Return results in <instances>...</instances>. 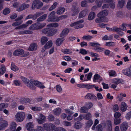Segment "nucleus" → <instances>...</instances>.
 <instances>
[{
  "label": "nucleus",
  "mask_w": 131,
  "mask_h": 131,
  "mask_svg": "<svg viewBox=\"0 0 131 131\" xmlns=\"http://www.w3.org/2000/svg\"><path fill=\"white\" fill-rule=\"evenodd\" d=\"M55 14L56 12L55 11L51 12L48 16L47 21L48 22H58L67 17L66 15H61L58 17L55 16Z\"/></svg>",
  "instance_id": "obj_1"
},
{
  "label": "nucleus",
  "mask_w": 131,
  "mask_h": 131,
  "mask_svg": "<svg viewBox=\"0 0 131 131\" xmlns=\"http://www.w3.org/2000/svg\"><path fill=\"white\" fill-rule=\"evenodd\" d=\"M46 25V24L45 23L37 22L32 24L29 27V29L31 30L40 29L44 27Z\"/></svg>",
  "instance_id": "obj_2"
},
{
  "label": "nucleus",
  "mask_w": 131,
  "mask_h": 131,
  "mask_svg": "<svg viewBox=\"0 0 131 131\" xmlns=\"http://www.w3.org/2000/svg\"><path fill=\"white\" fill-rule=\"evenodd\" d=\"M43 3L39 0H34L33 2L31 8L33 10L36 8L39 9L43 6Z\"/></svg>",
  "instance_id": "obj_3"
},
{
  "label": "nucleus",
  "mask_w": 131,
  "mask_h": 131,
  "mask_svg": "<svg viewBox=\"0 0 131 131\" xmlns=\"http://www.w3.org/2000/svg\"><path fill=\"white\" fill-rule=\"evenodd\" d=\"M84 21L83 19H81L77 21L71 23L70 26L71 27H74L75 29L81 28L84 25L81 23L83 22Z\"/></svg>",
  "instance_id": "obj_4"
},
{
  "label": "nucleus",
  "mask_w": 131,
  "mask_h": 131,
  "mask_svg": "<svg viewBox=\"0 0 131 131\" xmlns=\"http://www.w3.org/2000/svg\"><path fill=\"white\" fill-rule=\"evenodd\" d=\"M30 81L31 85H33L35 88L34 89H31L32 90H34L35 89V87L34 85L41 89H42L45 88V86L40 82L37 81H35L34 80H31Z\"/></svg>",
  "instance_id": "obj_5"
},
{
  "label": "nucleus",
  "mask_w": 131,
  "mask_h": 131,
  "mask_svg": "<svg viewBox=\"0 0 131 131\" xmlns=\"http://www.w3.org/2000/svg\"><path fill=\"white\" fill-rule=\"evenodd\" d=\"M30 81L31 85H33L35 88L34 89H31L32 90H34L35 89V87L34 85L41 89H42L45 88V86L40 82L37 81H35L34 80H31Z\"/></svg>",
  "instance_id": "obj_6"
},
{
  "label": "nucleus",
  "mask_w": 131,
  "mask_h": 131,
  "mask_svg": "<svg viewBox=\"0 0 131 131\" xmlns=\"http://www.w3.org/2000/svg\"><path fill=\"white\" fill-rule=\"evenodd\" d=\"M25 115L23 112H19L15 115L16 120L18 122L22 121L25 118Z\"/></svg>",
  "instance_id": "obj_7"
},
{
  "label": "nucleus",
  "mask_w": 131,
  "mask_h": 131,
  "mask_svg": "<svg viewBox=\"0 0 131 131\" xmlns=\"http://www.w3.org/2000/svg\"><path fill=\"white\" fill-rule=\"evenodd\" d=\"M17 126L16 123L14 122H11L9 128H8L10 131H19L21 129L20 126L18 127L16 129Z\"/></svg>",
  "instance_id": "obj_8"
},
{
  "label": "nucleus",
  "mask_w": 131,
  "mask_h": 131,
  "mask_svg": "<svg viewBox=\"0 0 131 131\" xmlns=\"http://www.w3.org/2000/svg\"><path fill=\"white\" fill-rule=\"evenodd\" d=\"M21 79L24 83L29 88L31 89H35L34 86H33V85H31V80H29L26 78L23 77H21Z\"/></svg>",
  "instance_id": "obj_9"
},
{
  "label": "nucleus",
  "mask_w": 131,
  "mask_h": 131,
  "mask_svg": "<svg viewBox=\"0 0 131 131\" xmlns=\"http://www.w3.org/2000/svg\"><path fill=\"white\" fill-rule=\"evenodd\" d=\"M43 125V127L47 131H51L56 126L54 124L50 123L44 124Z\"/></svg>",
  "instance_id": "obj_10"
},
{
  "label": "nucleus",
  "mask_w": 131,
  "mask_h": 131,
  "mask_svg": "<svg viewBox=\"0 0 131 131\" xmlns=\"http://www.w3.org/2000/svg\"><path fill=\"white\" fill-rule=\"evenodd\" d=\"M80 11V8L78 6H73L71 9L72 15L74 16L78 14Z\"/></svg>",
  "instance_id": "obj_11"
},
{
  "label": "nucleus",
  "mask_w": 131,
  "mask_h": 131,
  "mask_svg": "<svg viewBox=\"0 0 131 131\" xmlns=\"http://www.w3.org/2000/svg\"><path fill=\"white\" fill-rule=\"evenodd\" d=\"M46 117L42 114H40V116L38 118H37L36 120L38 123L39 124H41L44 123L46 121Z\"/></svg>",
  "instance_id": "obj_12"
},
{
  "label": "nucleus",
  "mask_w": 131,
  "mask_h": 131,
  "mask_svg": "<svg viewBox=\"0 0 131 131\" xmlns=\"http://www.w3.org/2000/svg\"><path fill=\"white\" fill-rule=\"evenodd\" d=\"M8 126L7 121L5 120H2L0 122V130H3Z\"/></svg>",
  "instance_id": "obj_13"
},
{
  "label": "nucleus",
  "mask_w": 131,
  "mask_h": 131,
  "mask_svg": "<svg viewBox=\"0 0 131 131\" xmlns=\"http://www.w3.org/2000/svg\"><path fill=\"white\" fill-rule=\"evenodd\" d=\"M128 127V123L126 122H123L121 125L120 128L121 131H126Z\"/></svg>",
  "instance_id": "obj_14"
},
{
  "label": "nucleus",
  "mask_w": 131,
  "mask_h": 131,
  "mask_svg": "<svg viewBox=\"0 0 131 131\" xmlns=\"http://www.w3.org/2000/svg\"><path fill=\"white\" fill-rule=\"evenodd\" d=\"M30 6V5L29 4L26 3H23L18 8L17 10L18 12H20L25 10V9L28 8Z\"/></svg>",
  "instance_id": "obj_15"
},
{
  "label": "nucleus",
  "mask_w": 131,
  "mask_h": 131,
  "mask_svg": "<svg viewBox=\"0 0 131 131\" xmlns=\"http://www.w3.org/2000/svg\"><path fill=\"white\" fill-rule=\"evenodd\" d=\"M108 11L107 9L104 10L97 14V17H105L108 14Z\"/></svg>",
  "instance_id": "obj_16"
},
{
  "label": "nucleus",
  "mask_w": 131,
  "mask_h": 131,
  "mask_svg": "<svg viewBox=\"0 0 131 131\" xmlns=\"http://www.w3.org/2000/svg\"><path fill=\"white\" fill-rule=\"evenodd\" d=\"M98 17L96 18L95 22L97 23H100L102 22H105L107 21V19L105 17Z\"/></svg>",
  "instance_id": "obj_17"
},
{
  "label": "nucleus",
  "mask_w": 131,
  "mask_h": 131,
  "mask_svg": "<svg viewBox=\"0 0 131 131\" xmlns=\"http://www.w3.org/2000/svg\"><path fill=\"white\" fill-rule=\"evenodd\" d=\"M122 73L125 75L131 77V70L130 69L126 68L122 70Z\"/></svg>",
  "instance_id": "obj_18"
},
{
  "label": "nucleus",
  "mask_w": 131,
  "mask_h": 131,
  "mask_svg": "<svg viewBox=\"0 0 131 131\" xmlns=\"http://www.w3.org/2000/svg\"><path fill=\"white\" fill-rule=\"evenodd\" d=\"M48 36H52L55 34L57 31V29L51 28H48Z\"/></svg>",
  "instance_id": "obj_19"
},
{
  "label": "nucleus",
  "mask_w": 131,
  "mask_h": 131,
  "mask_svg": "<svg viewBox=\"0 0 131 131\" xmlns=\"http://www.w3.org/2000/svg\"><path fill=\"white\" fill-rule=\"evenodd\" d=\"M69 32V29L66 28L64 29L61 32L60 34V37L64 38Z\"/></svg>",
  "instance_id": "obj_20"
},
{
  "label": "nucleus",
  "mask_w": 131,
  "mask_h": 131,
  "mask_svg": "<svg viewBox=\"0 0 131 131\" xmlns=\"http://www.w3.org/2000/svg\"><path fill=\"white\" fill-rule=\"evenodd\" d=\"M24 53V50L21 49H18L15 50L13 53L14 56H18L23 54Z\"/></svg>",
  "instance_id": "obj_21"
},
{
  "label": "nucleus",
  "mask_w": 131,
  "mask_h": 131,
  "mask_svg": "<svg viewBox=\"0 0 131 131\" xmlns=\"http://www.w3.org/2000/svg\"><path fill=\"white\" fill-rule=\"evenodd\" d=\"M88 13V10L84 9L81 12L79 15V18H81L85 17Z\"/></svg>",
  "instance_id": "obj_22"
},
{
  "label": "nucleus",
  "mask_w": 131,
  "mask_h": 131,
  "mask_svg": "<svg viewBox=\"0 0 131 131\" xmlns=\"http://www.w3.org/2000/svg\"><path fill=\"white\" fill-rule=\"evenodd\" d=\"M85 98L86 99H90L92 100L95 99L96 97L94 94L89 93H88L85 96Z\"/></svg>",
  "instance_id": "obj_23"
},
{
  "label": "nucleus",
  "mask_w": 131,
  "mask_h": 131,
  "mask_svg": "<svg viewBox=\"0 0 131 131\" xmlns=\"http://www.w3.org/2000/svg\"><path fill=\"white\" fill-rule=\"evenodd\" d=\"M127 106L124 102H122L121 104V109L123 112H125L127 110Z\"/></svg>",
  "instance_id": "obj_24"
},
{
  "label": "nucleus",
  "mask_w": 131,
  "mask_h": 131,
  "mask_svg": "<svg viewBox=\"0 0 131 131\" xmlns=\"http://www.w3.org/2000/svg\"><path fill=\"white\" fill-rule=\"evenodd\" d=\"M64 39V38H58L56 41V44L58 46H60L63 43Z\"/></svg>",
  "instance_id": "obj_25"
},
{
  "label": "nucleus",
  "mask_w": 131,
  "mask_h": 131,
  "mask_svg": "<svg viewBox=\"0 0 131 131\" xmlns=\"http://www.w3.org/2000/svg\"><path fill=\"white\" fill-rule=\"evenodd\" d=\"M61 109L59 107H58L54 109L53 110V113L55 115L57 116L59 115L61 113Z\"/></svg>",
  "instance_id": "obj_26"
},
{
  "label": "nucleus",
  "mask_w": 131,
  "mask_h": 131,
  "mask_svg": "<svg viewBox=\"0 0 131 131\" xmlns=\"http://www.w3.org/2000/svg\"><path fill=\"white\" fill-rule=\"evenodd\" d=\"M34 124L32 122H29L26 125V128L29 131H31L32 129L34 127Z\"/></svg>",
  "instance_id": "obj_27"
},
{
  "label": "nucleus",
  "mask_w": 131,
  "mask_h": 131,
  "mask_svg": "<svg viewBox=\"0 0 131 131\" xmlns=\"http://www.w3.org/2000/svg\"><path fill=\"white\" fill-rule=\"evenodd\" d=\"M93 79V81L94 82H96L97 80H100L101 81L102 80V79L101 78H100V75L97 73L95 74L94 75Z\"/></svg>",
  "instance_id": "obj_28"
},
{
  "label": "nucleus",
  "mask_w": 131,
  "mask_h": 131,
  "mask_svg": "<svg viewBox=\"0 0 131 131\" xmlns=\"http://www.w3.org/2000/svg\"><path fill=\"white\" fill-rule=\"evenodd\" d=\"M30 101V99L27 98H22L20 99V102L23 104L29 103Z\"/></svg>",
  "instance_id": "obj_29"
},
{
  "label": "nucleus",
  "mask_w": 131,
  "mask_h": 131,
  "mask_svg": "<svg viewBox=\"0 0 131 131\" xmlns=\"http://www.w3.org/2000/svg\"><path fill=\"white\" fill-rule=\"evenodd\" d=\"M61 51L65 54H68L71 55L72 53V51L70 50L67 48L62 49Z\"/></svg>",
  "instance_id": "obj_30"
},
{
  "label": "nucleus",
  "mask_w": 131,
  "mask_h": 131,
  "mask_svg": "<svg viewBox=\"0 0 131 131\" xmlns=\"http://www.w3.org/2000/svg\"><path fill=\"white\" fill-rule=\"evenodd\" d=\"M32 32L28 30H23L18 32L17 34L19 35H24L26 34H31Z\"/></svg>",
  "instance_id": "obj_31"
},
{
  "label": "nucleus",
  "mask_w": 131,
  "mask_h": 131,
  "mask_svg": "<svg viewBox=\"0 0 131 131\" xmlns=\"http://www.w3.org/2000/svg\"><path fill=\"white\" fill-rule=\"evenodd\" d=\"M47 14H45L38 18L37 20V22H40L43 21L47 16Z\"/></svg>",
  "instance_id": "obj_32"
},
{
  "label": "nucleus",
  "mask_w": 131,
  "mask_h": 131,
  "mask_svg": "<svg viewBox=\"0 0 131 131\" xmlns=\"http://www.w3.org/2000/svg\"><path fill=\"white\" fill-rule=\"evenodd\" d=\"M95 16V14L93 12H91L89 14L88 17V19L89 20H91L94 18Z\"/></svg>",
  "instance_id": "obj_33"
},
{
  "label": "nucleus",
  "mask_w": 131,
  "mask_h": 131,
  "mask_svg": "<svg viewBox=\"0 0 131 131\" xmlns=\"http://www.w3.org/2000/svg\"><path fill=\"white\" fill-rule=\"evenodd\" d=\"M37 48V45L36 44L34 43L31 44L28 49L30 51H33L36 50Z\"/></svg>",
  "instance_id": "obj_34"
},
{
  "label": "nucleus",
  "mask_w": 131,
  "mask_h": 131,
  "mask_svg": "<svg viewBox=\"0 0 131 131\" xmlns=\"http://www.w3.org/2000/svg\"><path fill=\"white\" fill-rule=\"evenodd\" d=\"M88 109H89L86 107L83 106L81 108L80 112L81 113H86L88 111Z\"/></svg>",
  "instance_id": "obj_35"
},
{
  "label": "nucleus",
  "mask_w": 131,
  "mask_h": 131,
  "mask_svg": "<svg viewBox=\"0 0 131 131\" xmlns=\"http://www.w3.org/2000/svg\"><path fill=\"white\" fill-rule=\"evenodd\" d=\"M125 4V0H119L118 6L122 8Z\"/></svg>",
  "instance_id": "obj_36"
},
{
  "label": "nucleus",
  "mask_w": 131,
  "mask_h": 131,
  "mask_svg": "<svg viewBox=\"0 0 131 131\" xmlns=\"http://www.w3.org/2000/svg\"><path fill=\"white\" fill-rule=\"evenodd\" d=\"M65 9L64 7H60L59 8L57 12V14L60 15L63 13L65 11Z\"/></svg>",
  "instance_id": "obj_37"
},
{
  "label": "nucleus",
  "mask_w": 131,
  "mask_h": 131,
  "mask_svg": "<svg viewBox=\"0 0 131 131\" xmlns=\"http://www.w3.org/2000/svg\"><path fill=\"white\" fill-rule=\"evenodd\" d=\"M113 39V36L110 35L109 36L107 35H105L102 38V40H111Z\"/></svg>",
  "instance_id": "obj_38"
},
{
  "label": "nucleus",
  "mask_w": 131,
  "mask_h": 131,
  "mask_svg": "<svg viewBox=\"0 0 131 131\" xmlns=\"http://www.w3.org/2000/svg\"><path fill=\"white\" fill-rule=\"evenodd\" d=\"M52 45V42L51 41H48L45 46V48L46 49H48L51 47Z\"/></svg>",
  "instance_id": "obj_39"
},
{
  "label": "nucleus",
  "mask_w": 131,
  "mask_h": 131,
  "mask_svg": "<svg viewBox=\"0 0 131 131\" xmlns=\"http://www.w3.org/2000/svg\"><path fill=\"white\" fill-rule=\"evenodd\" d=\"M84 118L85 119L84 115L81 114L77 118L75 119L74 120L75 121H76L77 120L80 121L82 120Z\"/></svg>",
  "instance_id": "obj_40"
},
{
  "label": "nucleus",
  "mask_w": 131,
  "mask_h": 131,
  "mask_svg": "<svg viewBox=\"0 0 131 131\" xmlns=\"http://www.w3.org/2000/svg\"><path fill=\"white\" fill-rule=\"evenodd\" d=\"M94 49L96 51L99 52H102L105 50V49L104 48L99 47H97L94 48Z\"/></svg>",
  "instance_id": "obj_41"
},
{
  "label": "nucleus",
  "mask_w": 131,
  "mask_h": 131,
  "mask_svg": "<svg viewBox=\"0 0 131 131\" xmlns=\"http://www.w3.org/2000/svg\"><path fill=\"white\" fill-rule=\"evenodd\" d=\"M85 115V119L86 120H89L92 118V115L91 113L88 112Z\"/></svg>",
  "instance_id": "obj_42"
},
{
  "label": "nucleus",
  "mask_w": 131,
  "mask_h": 131,
  "mask_svg": "<svg viewBox=\"0 0 131 131\" xmlns=\"http://www.w3.org/2000/svg\"><path fill=\"white\" fill-rule=\"evenodd\" d=\"M31 109L32 110L35 111H39L42 110V108L41 107L36 106L32 107Z\"/></svg>",
  "instance_id": "obj_43"
},
{
  "label": "nucleus",
  "mask_w": 131,
  "mask_h": 131,
  "mask_svg": "<svg viewBox=\"0 0 131 131\" xmlns=\"http://www.w3.org/2000/svg\"><path fill=\"white\" fill-rule=\"evenodd\" d=\"M107 127L108 129L110 130L112 129V126L111 122V121L108 120L107 122Z\"/></svg>",
  "instance_id": "obj_44"
},
{
  "label": "nucleus",
  "mask_w": 131,
  "mask_h": 131,
  "mask_svg": "<svg viewBox=\"0 0 131 131\" xmlns=\"http://www.w3.org/2000/svg\"><path fill=\"white\" fill-rule=\"evenodd\" d=\"M115 45V42L112 41L107 42L106 43L105 45L108 47L112 46L113 47Z\"/></svg>",
  "instance_id": "obj_45"
},
{
  "label": "nucleus",
  "mask_w": 131,
  "mask_h": 131,
  "mask_svg": "<svg viewBox=\"0 0 131 131\" xmlns=\"http://www.w3.org/2000/svg\"><path fill=\"white\" fill-rule=\"evenodd\" d=\"M48 40L47 38L46 37H42L41 40V43L42 45H43Z\"/></svg>",
  "instance_id": "obj_46"
},
{
  "label": "nucleus",
  "mask_w": 131,
  "mask_h": 131,
  "mask_svg": "<svg viewBox=\"0 0 131 131\" xmlns=\"http://www.w3.org/2000/svg\"><path fill=\"white\" fill-rule=\"evenodd\" d=\"M74 127L76 129H79L81 127V123L79 121H78L75 123L74 125Z\"/></svg>",
  "instance_id": "obj_47"
},
{
  "label": "nucleus",
  "mask_w": 131,
  "mask_h": 131,
  "mask_svg": "<svg viewBox=\"0 0 131 131\" xmlns=\"http://www.w3.org/2000/svg\"><path fill=\"white\" fill-rule=\"evenodd\" d=\"M121 122V119L120 118H115L114 119V123L116 125L120 124Z\"/></svg>",
  "instance_id": "obj_48"
},
{
  "label": "nucleus",
  "mask_w": 131,
  "mask_h": 131,
  "mask_svg": "<svg viewBox=\"0 0 131 131\" xmlns=\"http://www.w3.org/2000/svg\"><path fill=\"white\" fill-rule=\"evenodd\" d=\"M92 38L93 37L92 36L89 35L84 36H83L82 37V38L83 39L86 40L88 41H90Z\"/></svg>",
  "instance_id": "obj_49"
},
{
  "label": "nucleus",
  "mask_w": 131,
  "mask_h": 131,
  "mask_svg": "<svg viewBox=\"0 0 131 131\" xmlns=\"http://www.w3.org/2000/svg\"><path fill=\"white\" fill-rule=\"evenodd\" d=\"M111 30L113 31L118 32L120 31V30H121V28H118L117 27L115 26L112 27L111 28Z\"/></svg>",
  "instance_id": "obj_50"
},
{
  "label": "nucleus",
  "mask_w": 131,
  "mask_h": 131,
  "mask_svg": "<svg viewBox=\"0 0 131 131\" xmlns=\"http://www.w3.org/2000/svg\"><path fill=\"white\" fill-rule=\"evenodd\" d=\"M11 70L14 71H17L18 70V68L13 63H12L11 65Z\"/></svg>",
  "instance_id": "obj_51"
},
{
  "label": "nucleus",
  "mask_w": 131,
  "mask_h": 131,
  "mask_svg": "<svg viewBox=\"0 0 131 131\" xmlns=\"http://www.w3.org/2000/svg\"><path fill=\"white\" fill-rule=\"evenodd\" d=\"M112 82L113 83L117 85L121 82V81L120 79H114L112 80Z\"/></svg>",
  "instance_id": "obj_52"
},
{
  "label": "nucleus",
  "mask_w": 131,
  "mask_h": 131,
  "mask_svg": "<svg viewBox=\"0 0 131 131\" xmlns=\"http://www.w3.org/2000/svg\"><path fill=\"white\" fill-rule=\"evenodd\" d=\"M109 75L110 77H115L116 75L115 71L114 70H111L109 71Z\"/></svg>",
  "instance_id": "obj_53"
},
{
  "label": "nucleus",
  "mask_w": 131,
  "mask_h": 131,
  "mask_svg": "<svg viewBox=\"0 0 131 131\" xmlns=\"http://www.w3.org/2000/svg\"><path fill=\"white\" fill-rule=\"evenodd\" d=\"M57 4L58 3L57 2H54L49 9V10L50 11H51L55 8L56 7Z\"/></svg>",
  "instance_id": "obj_54"
},
{
  "label": "nucleus",
  "mask_w": 131,
  "mask_h": 131,
  "mask_svg": "<svg viewBox=\"0 0 131 131\" xmlns=\"http://www.w3.org/2000/svg\"><path fill=\"white\" fill-rule=\"evenodd\" d=\"M43 14V13L41 12H36V13L34 15V19L35 20L38 17L41 16L42 14Z\"/></svg>",
  "instance_id": "obj_55"
},
{
  "label": "nucleus",
  "mask_w": 131,
  "mask_h": 131,
  "mask_svg": "<svg viewBox=\"0 0 131 131\" xmlns=\"http://www.w3.org/2000/svg\"><path fill=\"white\" fill-rule=\"evenodd\" d=\"M22 23L23 21L22 20L18 21H16V22L13 23L12 24V25L14 26H16L19 25Z\"/></svg>",
  "instance_id": "obj_56"
},
{
  "label": "nucleus",
  "mask_w": 131,
  "mask_h": 131,
  "mask_svg": "<svg viewBox=\"0 0 131 131\" xmlns=\"http://www.w3.org/2000/svg\"><path fill=\"white\" fill-rule=\"evenodd\" d=\"M89 44L91 46L96 47H99L101 46L100 44L97 42H90Z\"/></svg>",
  "instance_id": "obj_57"
},
{
  "label": "nucleus",
  "mask_w": 131,
  "mask_h": 131,
  "mask_svg": "<svg viewBox=\"0 0 131 131\" xmlns=\"http://www.w3.org/2000/svg\"><path fill=\"white\" fill-rule=\"evenodd\" d=\"M10 12V9L8 8H5L3 10V13L4 15H7Z\"/></svg>",
  "instance_id": "obj_58"
},
{
  "label": "nucleus",
  "mask_w": 131,
  "mask_h": 131,
  "mask_svg": "<svg viewBox=\"0 0 131 131\" xmlns=\"http://www.w3.org/2000/svg\"><path fill=\"white\" fill-rule=\"evenodd\" d=\"M127 26V24L126 23L122 24L121 26L122 28H121V30L125 31H126L127 30L126 27Z\"/></svg>",
  "instance_id": "obj_59"
},
{
  "label": "nucleus",
  "mask_w": 131,
  "mask_h": 131,
  "mask_svg": "<svg viewBox=\"0 0 131 131\" xmlns=\"http://www.w3.org/2000/svg\"><path fill=\"white\" fill-rule=\"evenodd\" d=\"M56 89L57 91L59 93H62V89L60 86L57 85L56 86Z\"/></svg>",
  "instance_id": "obj_60"
},
{
  "label": "nucleus",
  "mask_w": 131,
  "mask_h": 131,
  "mask_svg": "<svg viewBox=\"0 0 131 131\" xmlns=\"http://www.w3.org/2000/svg\"><path fill=\"white\" fill-rule=\"evenodd\" d=\"M1 70L2 73H1V75H2L5 73L6 71V68L5 66H1L0 68Z\"/></svg>",
  "instance_id": "obj_61"
},
{
  "label": "nucleus",
  "mask_w": 131,
  "mask_h": 131,
  "mask_svg": "<svg viewBox=\"0 0 131 131\" xmlns=\"http://www.w3.org/2000/svg\"><path fill=\"white\" fill-rule=\"evenodd\" d=\"M30 19H32L33 20H35L34 15L30 14L28 15L26 17L25 19L27 20Z\"/></svg>",
  "instance_id": "obj_62"
},
{
  "label": "nucleus",
  "mask_w": 131,
  "mask_h": 131,
  "mask_svg": "<svg viewBox=\"0 0 131 131\" xmlns=\"http://www.w3.org/2000/svg\"><path fill=\"white\" fill-rule=\"evenodd\" d=\"M95 2L98 7H100L101 6L102 3V1L98 0H97Z\"/></svg>",
  "instance_id": "obj_63"
},
{
  "label": "nucleus",
  "mask_w": 131,
  "mask_h": 131,
  "mask_svg": "<svg viewBox=\"0 0 131 131\" xmlns=\"http://www.w3.org/2000/svg\"><path fill=\"white\" fill-rule=\"evenodd\" d=\"M87 1L86 0L82 1L81 3L82 7H84L86 6H87Z\"/></svg>",
  "instance_id": "obj_64"
}]
</instances>
